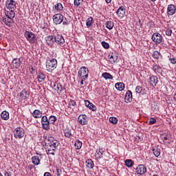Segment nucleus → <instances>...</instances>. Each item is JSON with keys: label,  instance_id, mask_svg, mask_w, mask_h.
<instances>
[{"label": "nucleus", "instance_id": "20", "mask_svg": "<svg viewBox=\"0 0 176 176\" xmlns=\"http://www.w3.org/2000/svg\"><path fill=\"white\" fill-rule=\"evenodd\" d=\"M150 79V85H151L153 86V87H155V86H156V85H157V77L155 76H152L149 78Z\"/></svg>", "mask_w": 176, "mask_h": 176}, {"label": "nucleus", "instance_id": "45", "mask_svg": "<svg viewBox=\"0 0 176 176\" xmlns=\"http://www.w3.org/2000/svg\"><path fill=\"white\" fill-rule=\"evenodd\" d=\"M157 120H155V118H151L148 120V124L152 125V124H155V123H156Z\"/></svg>", "mask_w": 176, "mask_h": 176}, {"label": "nucleus", "instance_id": "29", "mask_svg": "<svg viewBox=\"0 0 176 176\" xmlns=\"http://www.w3.org/2000/svg\"><path fill=\"white\" fill-rule=\"evenodd\" d=\"M64 134L67 138H71V137H72V132L71 129H69L68 128H66L64 130Z\"/></svg>", "mask_w": 176, "mask_h": 176}, {"label": "nucleus", "instance_id": "40", "mask_svg": "<svg viewBox=\"0 0 176 176\" xmlns=\"http://www.w3.org/2000/svg\"><path fill=\"white\" fill-rule=\"evenodd\" d=\"M153 70L155 71V74H162L163 72V69H162V67H153Z\"/></svg>", "mask_w": 176, "mask_h": 176}, {"label": "nucleus", "instance_id": "50", "mask_svg": "<svg viewBox=\"0 0 176 176\" xmlns=\"http://www.w3.org/2000/svg\"><path fill=\"white\" fill-rule=\"evenodd\" d=\"M97 155L98 156H102V153H104V149L100 148L98 151H96Z\"/></svg>", "mask_w": 176, "mask_h": 176}, {"label": "nucleus", "instance_id": "31", "mask_svg": "<svg viewBox=\"0 0 176 176\" xmlns=\"http://www.w3.org/2000/svg\"><path fill=\"white\" fill-rule=\"evenodd\" d=\"M115 24L113 23V21H108L105 23V26L108 30H112Z\"/></svg>", "mask_w": 176, "mask_h": 176}, {"label": "nucleus", "instance_id": "36", "mask_svg": "<svg viewBox=\"0 0 176 176\" xmlns=\"http://www.w3.org/2000/svg\"><path fill=\"white\" fill-rule=\"evenodd\" d=\"M74 146L76 149H80V148H82V142H80L79 140H76Z\"/></svg>", "mask_w": 176, "mask_h": 176}, {"label": "nucleus", "instance_id": "33", "mask_svg": "<svg viewBox=\"0 0 176 176\" xmlns=\"http://www.w3.org/2000/svg\"><path fill=\"white\" fill-rule=\"evenodd\" d=\"M124 163L126 167H133L134 166V162L132 160H126Z\"/></svg>", "mask_w": 176, "mask_h": 176}, {"label": "nucleus", "instance_id": "23", "mask_svg": "<svg viewBox=\"0 0 176 176\" xmlns=\"http://www.w3.org/2000/svg\"><path fill=\"white\" fill-rule=\"evenodd\" d=\"M116 89L119 90L120 91H123L124 90V83L123 82H117L115 85Z\"/></svg>", "mask_w": 176, "mask_h": 176}, {"label": "nucleus", "instance_id": "7", "mask_svg": "<svg viewBox=\"0 0 176 176\" xmlns=\"http://www.w3.org/2000/svg\"><path fill=\"white\" fill-rule=\"evenodd\" d=\"M135 171L138 175H144L146 173V167L142 164H140L135 168Z\"/></svg>", "mask_w": 176, "mask_h": 176}, {"label": "nucleus", "instance_id": "47", "mask_svg": "<svg viewBox=\"0 0 176 176\" xmlns=\"http://www.w3.org/2000/svg\"><path fill=\"white\" fill-rule=\"evenodd\" d=\"M142 87L141 86H137L135 87V92L140 94V93H142Z\"/></svg>", "mask_w": 176, "mask_h": 176}, {"label": "nucleus", "instance_id": "18", "mask_svg": "<svg viewBox=\"0 0 176 176\" xmlns=\"http://www.w3.org/2000/svg\"><path fill=\"white\" fill-rule=\"evenodd\" d=\"M56 66H57V60L56 58L47 60L46 67H56Z\"/></svg>", "mask_w": 176, "mask_h": 176}, {"label": "nucleus", "instance_id": "15", "mask_svg": "<svg viewBox=\"0 0 176 176\" xmlns=\"http://www.w3.org/2000/svg\"><path fill=\"white\" fill-rule=\"evenodd\" d=\"M109 60L111 64H115V63H118V54L111 53V54H109Z\"/></svg>", "mask_w": 176, "mask_h": 176}, {"label": "nucleus", "instance_id": "13", "mask_svg": "<svg viewBox=\"0 0 176 176\" xmlns=\"http://www.w3.org/2000/svg\"><path fill=\"white\" fill-rule=\"evenodd\" d=\"M19 97L24 100H28L30 98V92L27 91V89H24L19 93Z\"/></svg>", "mask_w": 176, "mask_h": 176}, {"label": "nucleus", "instance_id": "58", "mask_svg": "<svg viewBox=\"0 0 176 176\" xmlns=\"http://www.w3.org/2000/svg\"><path fill=\"white\" fill-rule=\"evenodd\" d=\"M44 176H52V175L50 174V173L46 172L44 173Z\"/></svg>", "mask_w": 176, "mask_h": 176}, {"label": "nucleus", "instance_id": "1", "mask_svg": "<svg viewBox=\"0 0 176 176\" xmlns=\"http://www.w3.org/2000/svg\"><path fill=\"white\" fill-rule=\"evenodd\" d=\"M25 132L22 127H17L14 130V136L16 140H21L24 137Z\"/></svg>", "mask_w": 176, "mask_h": 176}, {"label": "nucleus", "instance_id": "30", "mask_svg": "<svg viewBox=\"0 0 176 176\" xmlns=\"http://www.w3.org/2000/svg\"><path fill=\"white\" fill-rule=\"evenodd\" d=\"M102 78H104V79H105L106 80L108 79L113 80V76H111V74L108 72H104L102 74Z\"/></svg>", "mask_w": 176, "mask_h": 176}, {"label": "nucleus", "instance_id": "14", "mask_svg": "<svg viewBox=\"0 0 176 176\" xmlns=\"http://www.w3.org/2000/svg\"><path fill=\"white\" fill-rule=\"evenodd\" d=\"M125 102H131L133 101V93L131 91H127L124 96Z\"/></svg>", "mask_w": 176, "mask_h": 176}, {"label": "nucleus", "instance_id": "17", "mask_svg": "<svg viewBox=\"0 0 176 176\" xmlns=\"http://www.w3.org/2000/svg\"><path fill=\"white\" fill-rule=\"evenodd\" d=\"M45 41L47 44L49 45V46H53L55 42V37L54 36H48L45 38Z\"/></svg>", "mask_w": 176, "mask_h": 176}, {"label": "nucleus", "instance_id": "24", "mask_svg": "<svg viewBox=\"0 0 176 176\" xmlns=\"http://www.w3.org/2000/svg\"><path fill=\"white\" fill-rule=\"evenodd\" d=\"M32 163H33L34 166H39V164H41V160H39L38 156H33L32 157Z\"/></svg>", "mask_w": 176, "mask_h": 176}, {"label": "nucleus", "instance_id": "59", "mask_svg": "<svg viewBox=\"0 0 176 176\" xmlns=\"http://www.w3.org/2000/svg\"><path fill=\"white\" fill-rule=\"evenodd\" d=\"M68 24H69V23L67 22V21H63V25H68Z\"/></svg>", "mask_w": 176, "mask_h": 176}, {"label": "nucleus", "instance_id": "43", "mask_svg": "<svg viewBox=\"0 0 176 176\" xmlns=\"http://www.w3.org/2000/svg\"><path fill=\"white\" fill-rule=\"evenodd\" d=\"M153 58H156L157 60V58H159V57H160V52H159L157 51H154L153 53Z\"/></svg>", "mask_w": 176, "mask_h": 176}, {"label": "nucleus", "instance_id": "6", "mask_svg": "<svg viewBox=\"0 0 176 176\" xmlns=\"http://www.w3.org/2000/svg\"><path fill=\"white\" fill-rule=\"evenodd\" d=\"M176 13V6L174 4H169L167 7V16H173Z\"/></svg>", "mask_w": 176, "mask_h": 176}, {"label": "nucleus", "instance_id": "34", "mask_svg": "<svg viewBox=\"0 0 176 176\" xmlns=\"http://www.w3.org/2000/svg\"><path fill=\"white\" fill-rule=\"evenodd\" d=\"M86 25L88 28H90V27H92V25H93V18L92 17H89L87 19Z\"/></svg>", "mask_w": 176, "mask_h": 176}, {"label": "nucleus", "instance_id": "38", "mask_svg": "<svg viewBox=\"0 0 176 176\" xmlns=\"http://www.w3.org/2000/svg\"><path fill=\"white\" fill-rule=\"evenodd\" d=\"M57 93H61L63 90H65V88L61 85L60 83H57Z\"/></svg>", "mask_w": 176, "mask_h": 176}, {"label": "nucleus", "instance_id": "60", "mask_svg": "<svg viewBox=\"0 0 176 176\" xmlns=\"http://www.w3.org/2000/svg\"><path fill=\"white\" fill-rule=\"evenodd\" d=\"M57 84H55L54 85V89L56 91H57Z\"/></svg>", "mask_w": 176, "mask_h": 176}, {"label": "nucleus", "instance_id": "54", "mask_svg": "<svg viewBox=\"0 0 176 176\" xmlns=\"http://www.w3.org/2000/svg\"><path fill=\"white\" fill-rule=\"evenodd\" d=\"M4 176H12V173L5 170L4 171Z\"/></svg>", "mask_w": 176, "mask_h": 176}, {"label": "nucleus", "instance_id": "64", "mask_svg": "<svg viewBox=\"0 0 176 176\" xmlns=\"http://www.w3.org/2000/svg\"><path fill=\"white\" fill-rule=\"evenodd\" d=\"M173 99L176 100V92L174 94Z\"/></svg>", "mask_w": 176, "mask_h": 176}, {"label": "nucleus", "instance_id": "62", "mask_svg": "<svg viewBox=\"0 0 176 176\" xmlns=\"http://www.w3.org/2000/svg\"><path fill=\"white\" fill-rule=\"evenodd\" d=\"M29 69L31 70V71H30L31 74H32V72H34V67H30Z\"/></svg>", "mask_w": 176, "mask_h": 176}, {"label": "nucleus", "instance_id": "51", "mask_svg": "<svg viewBox=\"0 0 176 176\" xmlns=\"http://www.w3.org/2000/svg\"><path fill=\"white\" fill-rule=\"evenodd\" d=\"M69 104L70 107H75V105H76V102L74 100H70Z\"/></svg>", "mask_w": 176, "mask_h": 176}, {"label": "nucleus", "instance_id": "10", "mask_svg": "<svg viewBox=\"0 0 176 176\" xmlns=\"http://www.w3.org/2000/svg\"><path fill=\"white\" fill-rule=\"evenodd\" d=\"M55 43L59 45V46H63L65 43V40L63 36L57 34L55 36Z\"/></svg>", "mask_w": 176, "mask_h": 176}, {"label": "nucleus", "instance_id": "53", "mask_svg": "<svg viewBox=\"0 0 176 176\" xmlns=\"http://www.w3.org/2000/svg\"><path fill=\"white\" fill-rule=\"evenodd\" d=\"M169 60L172 64H176V58H170Z\"/></svg>", "mask_w": 176, "mask_h": 176}, {"label": "nucleus", "instance_id": "28", "mask_svg": "<svg viewBox=\"0 0 176 176\" xmlns=\"http://www.w3.org/2000/svg\"><path fill=\"white\" fill-rule=\"evenodd\" d=\"M12 67H20L21 65V60L19 58H14L12 60Z\"/></svg>", "mask_w": 176, "mask_h": 176}, {"label": "nucleus", "instance_id": "56", "mask_svg": "<svg viewBox=\"0 0 176 176\" xmlns=\"http://www.w3.org/2000/svg\"><path fill=\"white\" fill-rule=\"evenodd\" d=\"M151 109H152V111H153V112H157V111H159V107H152Z\"/></svg>", "mask_w": 176, "mask_h": 176}, {"label": "nucleus", "instance_id": "52", "mask_svg": "<svg viewBox=\"0 0 176 176\" xmlns=\"http://www.w3.org/2000/svg\"><path fill=\"white\" fill-rule=\"evenodd\" d=\"M63 173V172L61 171L60 169L56 168V176H61V173Z\"/></svg>", "mask_w": 176, "mask_h": 176}, {"label": "nucleus", "instance_id": "21", "mask_svg": "<svg viewBox=\"0 0 176 176\" xmlns=\"http://www.w3.org/2000/svg\"><path fill=\"white\" fill-rule=\"evenodd\" d=\"M32 116L35 118V119H39L42 117V111L38 109H36L32 113Z\"/></svg>", "mask_w": 176, "mask_h": 176}, {"label": "nucleus", "instance_id": "11", "mask_svg": "<svg viewBox=\"0 0 176 176\" xmlns=\"http://www.w3.org/2000/svg\"><path fill=\"white\" fill-rule=\"evenodd\" d=\"M16 5H17V2H16L14 0L6 1V6L7 9H16Z\"/></svg>", "mask_w": 176, "mask_h": 176}, {"label": "nucleus", "instance_id": "5", "mask_svg": "<svg viewBox=\"0 0 176 176\" xmlns=\"http://www.w3.org/2000/svg\"><path fill=\"white\" fill-rule=\"evenodd\" d=\"M52 19L54 24L57 25L58 24H61L62 21H64V16L61 14H56Z\"/></svg>", "mask_w": 176, "mask_h": 176}, {"label": "nucleus", "instance_id": "63", "mask_svg": "<svg viewBox=\"0 0 176 176\" xmlns=\"http://www.w3.org/2000/svg\"><path fill=\"white\" fill-rule=\"evenodd\" d=\"M112 0H105L106 3H111Z\"/></svg>", "mask_w": 176, "mask_h": 176}, {"label": "nucleus", "instance_id": "3", "mask_svg": "<svg viewBox=\"0 0 176 176\" xmlns=\"http://www.w3.org/2000/svg\"><path fill=\"white\" fill-rule=\"evenodd\" d=\"M42 145L43 146H45V149L47 155H52V156L56 155V151H57V148L50 146V144H47L46 142L43 143Z\"/></svg>", "mask_w": 176, "mask_h": 176}, {"label": "nucleus", "instance_id": "61", "mask_svg": "<svg viewBox=\"0 0 176 176\" xmlns=\"http://www.w3.org/2000/svg\"><path fill=\"white\" fill-rule=\"evenodd\" d=\"M85 80H86V79H84L83 78H82V80L80 81V85H83V82H85Z\"/></svg>", "mask_w": 176, "mask_h": 176}, {"label": "nucleus", "instance_id": "55", "mask_svg": "<svg viewBox=\"0 0 176 176\" xmlns=\"http://www.w3.org/2000/svg\"><path fill=\"white\" fill-rule=\"evenodd\" d=\"M90 101L89 100H85V105L88 108V107L90 105Z\"/></svg>", "mask_w": 176, "mask_h": 176}, {"label": "nucleus", "instance_id": "35", "mask_svg": "<svg viewBox=\"0 0 176 176\" xmlns=\"http://www.w3.org/2000/svg\"><path fill=\"white\" fill-rule=\"evenodd\" d=\"M48 120H49L50 124H54V123L57 120V117L54 116H50Z\"/></svg>", "mask_w": 176, "mask_h": 176}, {"label": "nucleus", "instance_id": "8", "mask_svg": "<svg viewBox=\"0 0 176 176\" xmlns=\"http://www.w3.org/2000/svg\"><path fill=\"white\" fill-rule=\"evenodd\" d=\"M151 39L153 42H155V43H160L163 41L162 35L157 32L153 33L151 36Z\"/></svg>", "mask_w": 176, "mask_h": 176}, {"label": "nucleus", "instance_id": "32", "mask_svg": "<svg viewBox=\"0 0 176 176\" xmlns=\"http://www.w3.org/2000/svg\"><path fill=\"white\" fill-rule=\"evenodd\" d=\"M85 163L88 168H93L94 167V162H93V160L90 159L87 160Z\"/></svg>", "mask_w": 176, "mask_h": 176}, {"label": "nucleus", "instance_id": "12", "mask_svg": "<svg viewBox=\"0 0 176 176\" xmlns=\"http://www.w3.org/2000/svg\"><path fill=\"white\" fill-rule=\"evenodd\" d=\"M116 13H117V16H118L119 17H120V19H122V17H124V15L126 14V8L123 6H120Z\"/></svg>", "mask_w": 176, "mask_h": 176}, {"label": "nucleus", "instance_id": "41", "mask_svg": "<svg viewBox=\"0 0 176 176\" xmlns=\"http://www.w3.org/2000/svg\"><path fill=\"white\" fill-rule=\"evenodd\" d=\"M109 120L112 124H116L118 123V118L116 117H110Z\"/></svg>", "mask_w": 176, "mask_h": 176}, {"label": "nucleus", "instance_id": "16", "mask_svg": "<svg viewBox=\"0 0 176 176\" xmlns=\"http://www.w3.org/2000/svg\"><path fill=\"white\" fill-rule=\"evenodd\" d=\"M12 20L13 19L9 18L8 16H6V15L3 16V18H2L3 23H4V24H6V25H7V27L12 26Z\"/></svg>", "mask_w": 176, "mask_h": 176}, {"label": "nucleus", "instance_id": "25", "mask_svg": "<svg viewBox=\"0 0 176 176\" xmlns=\"http://www.w3.org/2000/svg\"><path fill=\"white\" fill-rule=\"evenodd\" d=\"M37 79L39 82V83H42V82H44L46 79V76L43 73H38L37 76Z\"/></svg>", "mask_w": 176, "mask_h": 176}, {"label": "nucleus", "instance_id": "26", "mask_svg": "<svg viewBox=\"0 0 176 176\" xmlns=\"http://www.w3.org/2000/svg\"><path fill=\"white\" fill-rule=\"evenodd\" d=\"M41 126L43 130H50V121H45L44 122H41Z\"/></svg>", "mask_w": 176, "mask_h": 176}, {"label": "nucleus", "instance_id": "37", "mask_svg": "<svg viewBox=\"0 0 176 176\" xmlns=\"http://www.w3.org/2000/svg\"><path fill=\"white\" fill-rule=\"evenodd\" d=\"M54 8L56 9V10L60 12V10H63V9H64V7L63 6V4H61L60 3H58L54 6Z\"/></svg>", "mask_w": 176, "mask_h": 176}, {"label": "nucleus", "instance_id": "27", "mask_svg": "<svg viewBox=\"0 0 176 176\" xmlns=\"http://www.w3.org/2000/svg\"><path fill=\"white\" fill-rule=\"evenodd\" d=\"M1 118L3 120H8L9 119V112L7 111H2L1 114Z\"/></svg>", "mask_w": 176, "mask_h": 176}, {"label": "nucleus", "instance_id": "39", "mask_svg": "<svg viewBox=\"0 0 176 176\" xmlns=\"http://www.w3.org/2000/svg\"><path fill=\"white\" fill-rule=\"evenodd\" d=\"M153 152L156 157L160 156V148H153Z\"/></svg>", "mask_w": 176, "mask_h": 176}, {"label": "nucleus", "instance_id": "4", "mask_svg": "<svg viewBox=\"0 0 176 176\" xmlns=\"http://www.w3.org/2000/svg\"><path fill=\"white\" fill-rule=\"evenodd\" d=\"M78 75L80 78L87 79L89 78V69L87 67H81L78 71Z\"/></svg>", "mask_w": 176, "mask_h": 176}, {"label": "nucleus", "instance_id": "2", "mask_svg": "<svg viewBox=\"0 0 176 176\" xmlns=\"http://www.w3.org/2000/svg\"><path fill=\"white\" fill-rule=\"evenodd\" d=\"M25 37L30 43H35L36 42V36H35V34L32 33V32L26 30L25 32Z\"/></svg>", "mask_w": 176, "mask_h": 176}, {"label": "nucleus", "instance_id": "9", "mask_svg": "<svg viewBox=\"0 0 176 176\" xmlns=\"http://www.w3.org/2000/svg\"><path fill=\"white\" fill-rule=\"evenodd\" d=\"M78 122L80 124H82V126H85L89 122V118H87V116L85 114H81L78 116Z\"/></svg>", "mask_w": 176, "mask_h": 176}, {"label": "nucleus", "instance_id": "19", "mask_svg": "<svg viewBox=\"0 0 176 176\" xmlns=\"http://www.w3.org/2000/svg\"><path fill=\"white\" fill-rule=\"evenodd\" d=\"M48 145L57 149V148L58 147V145H60V142H58V140H50V142L48 143Z\"/></svg>", "mask_w": 176, "mask_h": 176}, {"label": "nucleus", "instance_id": "42", "mask_svg": "<svg viewBox=\"0 0 176 176\" xmlns=\"http://www.w3.org/2000/svg\"><path fill=\"white\" fill-rule=\"evenodd\" d=\"M82 3H83V0H74V6L76 8L79 7V6L82 5Z\"/></svg>", "mask_w": 176, "mask_h": 176}, {"label": "nucleus", "instance_id": "57", "mask_svg": "<svg viewBox=\"0 0 176 176\" xmlns=\"http://www.w3.org/2000/svg\"><path fill=\"white\" fill-rule=\"evenodd\" d=\"M54 70V67H47L46 71H48V72H52V71Z\"/></svg>", "mask_w": 176, "mask_h": 176}, {"label": "nucleus", "instance_id": "49", "mask_svg": "<svg viewBox=\"0 0 176 176\" xmlns=\"http://www.w3.org/2000/svg\"><path fill=\"white\" fill-rule=\"evenodd\" d=\"M49 119H47V117L46 116H43L41 117V123H43L45 122H48Z\"/></svg>", "mask_w": 176, "mask_h": 176}, {"label": "nucleus", "instance_id": "48", "mask_svg": "<svg viewBox=\"0 0 176 176\" xmlns=\"http://www.w3.org/2000/svg\"><path fill=\"white\" fill-rule=\"evenodd\" d=\"M171 34H173V30L171 29H167L166 30V35L168 36H171Z\"/></svg>", "mask_w": 176, "mask_h": 176}, {"label": "nucleus", "instance_id": "22", "mask_svg": "<svg viewBox=\"0 0 176 176\" xmlns=\"http://www.w3.org/2000/svg\"><path fill=\"white\" fill-rule=\"evenodd\" d=\"M6 16L8 17V19H11V20H13V19H14V16H16V14L14 13V11L13 10H11L6 12Z\"/></svg>", "mask_w": 176, "mask_h": 176}, {"label": "nucleus", "instance_id": "44", "mask_svg": "<svg viewBox=\"0 0 176 176\" xmlns=\"http://www.w3.org/2000/svg\"><path fill=\"white\" fill-rule=\"evenodd\" d=\"M101 45L104 49H109V43L105 42V41H102Z\"/></svg>", "mask_w": 176, "mask_h": 176}, {"label": "nucleus", "instance_id": "46", "mask_svg": "<svg viewBox=\"0 0 176 176\" xmlns=\"http://www.w3.org/2000/svg\"><path fill=\"white\" fill-rule=\"evenodd\" d=\"M88 108L89 109H91V111H97V107H96L93 103H91L88 107Z\"/></svg>", "mask_w": 176, "mask_h": 176}]
</instances>
